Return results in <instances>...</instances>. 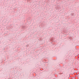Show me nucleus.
<instances>
[{
	"label": "nucleus",
	"instance_id": "obj_2",
	"mask_svg": "<svg viewBox=\"0 0 79 79\" xmlns=\"http://www.w3.org/2000/svg\"><path fill=\"white\" fill-rule=\"evenodd\" d=\"M62 74L61 73H60V74Z\"/></svg>",
	"mask_w": 79,
	"mask_h": 79
},
{
	"label": "nucleus",
	"instance_id": "obj_1",
	"mask_svg": "<svg viewBox=\"0 0 79 79\" xmlns=\"http://www.w3.org/2000/svg\"><path fill=\"white\" fill-rule=\"evenodd\" d=\"M69 39H70V41H71V40H72L73 38L71 37H69Z\"/></svg>",
	"mask_w": 79,
	"mask_h": 79
}]
</instances>
